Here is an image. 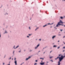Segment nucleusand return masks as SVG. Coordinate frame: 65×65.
<instances>
[{
    "label": "nucleus",
    "mask_w": 65,
    "mask_h": 65,
    "mask_svg": "<svg viewBox=\"0 0 65 65\" xmlns=\"http://www.w3.org/2000/svg\"><path fill=\"white\" fill-rule=\"evenodd\" d=\"M62 59L61 58H59V61H58V65H60V64H61L60 63V62H61V61H62Z\"/></svg>",
    "instance_id": "1"
},
{
    "label": "nucleus",
    "mask_w": 65,
    "mask_h": 65,
    "mask_svg": "<svg viewBox=\"0 0 65 65\" xmlns=\"http://www.w3.org/2000/svg\"><path fill=\"white\" fill-rule=\"evenodd\" d=\"M60 25H61V26H64V25L61 24H57L56 25V27H59Z\"/></svg>",
    "instance_id": "2"
},
{
    "label": "nucleus",
    "mask_w": 65,
    "mask_h": 65,
    "mask_svg": "<svg viewBox=\"0 0 65 65\" xmlns=\"http://www.w3.org/2000/svg\"><path fill=\"white\" fill-rule=\"evenodd\" d=\"M60 23H61V24H63L64 23H63L62 22V21L61 20H60V21L59 22H58V23L57 24H60Z\"/></svg>",
    "instance_id": "3"
},
{
    "label": "nucleus",
    "mask_w": 65,
    "mask_h": 65,
    "mask_svg": "<svg viewBox=\"0 0 65 65\" xmlns=\"http://www.w3.org/2000/svg\"><path fill=\"white\" fill-rule=\"evenodd\" d=\"M31 57L30 56H29L28 58H27L25 59V61H27L29 60V59H31Z\"/></svg>",
    "instance_id": "4"
},
{
    "label": "nucleus",
    "mask_w": 65,
    "mask_h": 65,
    "mask_svg": "<svg viewBox=\"0 0 65 65\" xmlns=\"http://www.w3.org/2000/svg\"><path fill=\"white\" fill-rule=\"evenodd\" d=\"M56 37V36L54 35L52 37V39H54V38H55Z\"/></svg>",
    "instance_id": "5"
},
{
    "label": "nucleus",
    "mask_w": 65,
    "mask_h": 65,
    "mask_svg": "<svg viewBox=\"0 0 65 65\" xmlns=\"http://www.w3.org/2000/svg\"><path fill=\"white\" fill-rule=\"evenodd\" d=\"M7 33H8V32H7L6 30H5L4 32V34H7Z\"/></svg>",
    "instance_id": "6"
},
{
    "label": "nucleus",
    "mask_w": 65,
    "mask_h": 65,
    "mask_svg": "<svg viewBox=\"0 0 65 65\" xmlns=\"http://www.w3.org/2000/svg\"><path fill=\"white\" fill-rule=\"evenodd\" d=\"M13 48L14 50H15L16 49V47H15V45H14L13 46Z\"/></svg>",
    "instance_id": "7"
},
{
    "label": "nucleus",
    "mask_w": 65,
    "mask_h": 65,
    "mask_svg": "<svg viewBox=\"0 0 65 65\" xmlns=\"http://www.w3.org/2000/svg\"><path fill=\"white\" fill-rule=\"evenodd\" d=\"M45 63H44V62H41L40 63V65H44Z\"/></svg>",
    "instance_id": "8"
},
{
    "label": "nucleus",
    "mask_w": 65,
    "mask_h": 65,
    "mask_svg": "<svg viewBox=\"0 0 65 65\" xmlns=\"http://www.w3.org/2000/svg\"><path fill=\"white\" fill-rule=\"evenodd\" d=\"M14 63H15V65H17V60H15Z\"/></svg>",
    "instance_id": "9"
},
{
    "label": "nucleus",
    "mask_w": 65,
    "mask_h": 65,
    "mask_svg": "<svg viewBox=\"0 0 65 65\" xmlns=\"http://www.w3.org/2000/svg\"><path fill=\"white\" fill-rule=\"evenodd\" d=\"M53 47H57V45H54L53 46Z\"/></svg>",
    "instance_id": "10"
},
{
    "label": "nucleus",
    "mask_w": 65,
    "mask_h": 65,
    "mask_svg": "<svg viewBox=\"0 0 65 65\" xmlns=\"http://www.w3.org/2000/svg\"><path fill=\"white\" fill-rule=\"evenodd\" d=\"M64 17H60V19H64Z\"/></svg>",
    "instance_id": "11"
},
{
    "label": "nucleus",
    "mask_w": 65,
    "mask_h": 65,
    "mask_svg": "<svg viewBox=\"0 0 65 65\" xmlns=\"http://www.w3.org/2000/svg\"><path fill=\"white\" fill-rule=\"evenodd\" d=\"M8 13H6L4 14L5 15H8Z\"/></svg>",
    "instance_id": "12"
},
{
    "label": "nucleus",
    "mask_w": 65,
    "mask_h": 65,
    "mask_svg": "<svg viewBox=\"0 0 65 65\" xmlns=\"http://www.w3.org/2000/svg\"><path fill=\"white\" fill-rule=\"evenodd\" d=\"M38 29H39V27H38L36 29H35V31H36V30H37Z\"/></svg>",
    "instance_id": "13"
},
{
    "label": "nucleus",
    "mask_w": 65,
    "mask_h": 65,
    "mask_svg": "<svg viewBox=\"0 0 65 65\" xmlns=\"http://www.w3.org/2000/svg\"><path fill=\"white\" fill-rule=\"evenodd\" d=\"M39 45H40V44H38V45H37V47H39Z\"/></svg>",
    "instance_id": "14"
},
{
    "label": "nucleus",
    "mask_w": 65,
    "mask_h": 65,
    "mask_svg": "<svg viewBox=\"0 0 65 65\" xmlns=\"http://www.w3.org/2000/svg\"><path fill=\"white\" fill-rule=\"evenodd\" d=\"M37 48H38V47H37V46H36L35 47V50H36Z\"/></svg>",
    "instance_id": "15"
},
{
    "label": "nucleus",
    "mask_w": 65,
    "mask_h": 65,
    "mask_svg": "<svg viewBox=\"0 0 65 65\" xmlns=\"http://www.w3.org/2000/svg\"><path fill=\"white\" fill-rule=\"evenodd\" d=\"M14 52H15V51H14V50L13 51V55H14Z\"/></svg>",
    "instance_id": "16"
},
{
    "label": "nucleus",
    "mask_w": 65,
    "mask_h": 65,
    "mask_svg": "<svg viewBox=\"0 0 65 65\" xmlns=\"http://www.w3.org/2000/svg\"><path fill=\"white\" fill-rule=\"evenodd\" d=\"M19 47V45H18L16 47V48H18Z\"/></svg>",
    "instance_id": "17"
},
{
    "label": "nucleus",
    "mask_w": 65,
    "mask_h": 65,
    "mask_svg": "<svg viewBox=\"0 0 65 65\" xmlns=\"http://www.w3.org/2000/svg\"><path fill=\"white\" fill-rule=\"evenodd\" d=\"M46 26H47V25H45L43 26V27H46Z\"/></svg>",
    "instance_id": "18"
},
{
    "label": "nucleus",
    "mask_w": 65,
    "mask_h": 65,
    "mask_svg": "<svg viewBox=\"0 0 65 65\" xmlns=\"http://www.w3.org/2000/svg\"><path fill=\"white\" fill-rule=\"evenodd\" d=\"M54 57V56H52L51 57H50V59H52V58H53Z\"/></svg>",
    "instance_id": "19"
},
{
    "label": "nucleus",
    "mask_w": 65,
    "mask_h": 65,
    "mask_svg": "<svg viewBox=\"0 0 65 65\" xmlns=\"http://www.w3.org/2000/svg\"><path fill=\"white\" fill-rule=\"evenodd\" d=\"M32 35V34H28V35L29 36H31Z\"/></svg>",
    "instance_id": "20"
},
{
    "label": "nucleus",
    "mask_w": 65,
    "mask_h": 65,
    "mask_svg": "<svg viewBox=\"0 0 65 65\" xmlns=\"http://www.w3.org/2000/svg\"><path fill=\"white\" fill-rule=\"evenodd\" d=\"M40 59H42V60H44V58H40Z\"/></svg>",
    "instance_id": "21"
},
{
    "label": "nucleus",
    "mask_w": 65,
    "mask_h": 65,
    "mask_svg": "<svg viewBox=\"0 0 65 65\" xmlns=\"http://www.w3.org/2000/svg\"><path fill=\"white\" fill-rule=\"evenodd\" d=\"M19 53H21V50H20L18 52Z\"/></svg>",
    "instance_id": "22"
},
{
    "label": "nucleus",
    "mask_w": 65,
    "mask_h": 65,
    "mask_svg": "<svg viewBox=\"0 0 65 65\" xmlns=\"http://www.w3.org/2000/svg\"><path fill=\"white\" fill-rule=\"evenodd\" d=\"M27 38H29L30 37H29V36H27Z\"/></svg>",
    "instance_id": "23"
},
{
    "label": "nucleus",
    "mask_w": 65,
    "mask_h": 65,
    "mask_svg": "<svg viewBox=\"0 0 65 65\" xmlns=\"http://www.w3.org/2000/svg\"><path fill=\"white\" fill-rule=\"evenodd\" d=\"M29 29L30 30H31V28H30V27H29Z\"/></svg>",
    "instance_id": "24"
},
{
    "label": "nucleus",
    "mask_w": 65,
    "mask_h": 65,
    "mask_svg": "<svg viewBox=\"0 0 65 65\" xmlns=\"http://www.w3.org/2000/svg\"><path fill=\"white\" fill-rule=\"evenodd\" d=\"M32 50H29L30 52H32Z\"/></svg>",
    "instance_id": "25"
},
{
    "label": "nucleus",
    "mask_w": 65,
    "mask_h": 65,
    "mask_svg": "<svg viewBox=\"0 0 65 65\" xmlns=\"http://www.w3.org/2000/svg\"><path fill=\"white\" fill-rule=\"evenodd\" d=\"M58 36H61V35L60 34H58Z\"/></svg>",
    "instance_id": "26"
},
{
    "label": "nucleus",
    "mask_w": 65,
    "mask_h": 65,
    "mask_svg": "<svg viewBox=\"0 0 65 65\" xmlns=\"http://www.w3.org/2000/svg\"><path fill=\"white\" fill-rule=\"evenodd\" d=\"M37 63H35V64H34V65H37Z\"/></svg>",
    "instance_id": "27"
},
{
    "label": "nucleus",
    "mask_w": 65,
    "mask_h": 65,
    "mask_svg": "<svg viewBox=\"0 0 65 65\" xmlns=\"http://www.w3.org/2000/svg\"><path fill=\"white\" fill-rule=\"evenodd\" d=\"M16 60V58L15 57L14 58V60H15V61Z\"/></svg>",
    "instance_id": "28"
},
{
    "label": "nucleus",
    "mask_w": 65,
    "mask_h": 65,
    "mask_svg": "<svg viewBox=\"0 0 65 65\" xmlns=\"http://www.w3.org/2000/svg\"><path fill=\"white\" fill-rule=\"evenodd\" d=\"M1 33H0V38H1Z\"/></svg>",
    "instance_id": "29"
},
{
    "label": "nucleus",
    "mask_w": 65,
    "mask_h": 65,
    "mask_svg": "<svg viewBox=\"0 0 65 65\" xmlns=\"http://www.w3.org/2000/svg\"><path fill=\"white\" fill-rule=\"evenodd\" d=\"M5 64V63L4 62L3 63V65H4Z\"/></svg>",
    "instance_id": "30"
},
{
    "label": "nucleus",
    "mask_w": 65,
    "mask_h": 65,
    "mask_svg": "<svg viewBox=\"0 0 65 65\" xmlns=\"http://www.w3.org/2000/svg\"><path fill=\"white\" fill-rule=\"evenodd\" d=\"M48 25H51V24H50V23H48Z\"/></svg>",
    "instance_id": "31"
},
{
    "label": "nucleus",
    "mask_w": 65,
    "mask_h": 65,
    "mask_svg": "<svg viewBox=\"0 0 65 65\" xmlns=\"http://www.w3.org/2000/svg\"><path fill=\"white\" fill-rule=\"evenodd\" d=\"M50 61H52V62H53V60H50Z\"/></svg>",
    "instance_id": "32"
},
{
    "label": "nucleus",
    "mask_w": 65,
    "mask_h": 65,
    "mask_svg": "<svg viewBox=\"0 0 65 65\" xmlns=\"http://www.w3.org/2000/svg\"><path fill=\"white\" fill-rule=\"evenodd\" d=\"M60 47H58V48H57L58 49H59V48Z\"/></svg>",
    "instance_id": "33"
},
{
    "label": "nucleus",
    "mask_w": 65,
    "mask_h": 65,
    "mask_svg": "<svg viewBox=\"0 0 65 65\" xmlns=\"http://www.w3.org/2000/svg\"><path fill=\"white\" fill-rule=\"evenodd\" d=\"M46 47H44V48H43V49H44V48H46Z\"/></svg>",
    "instance_id": "34"
},
{
    "label": "nucleus",
    "mask_w": 65,
    "mask_h": 65,
    "mask_svg": "<svg viewBox=\"0 0 65 65\" xmlns=\"http://www.w3.org/2000/svg\"><path fill=\"white\" fill-rule=\"evenodd\" d=\"M11 59V57H10L9 58V60H10Z\"/></svg>",
    "instance_id": "35"
},
{
    "label": "nucleus",
    "mask_w": 65,
    "mask_h": 65,
    "mask_svg": "<svg viewBox=\"0 0 65 65\" xmlns=\"http://www.w3.org/2000/svg\"><path fill=\"white\" fill-rule=\"evenodd\" d=\"M60 31H63V30H62V29H60Z\"/></svg>",
    "instance_id": "36"
},
{
    "label": "nucleus",
    "mask_w": 65,
    "mask_h": 65,
    "mask_svg": "<svg viewBox=\"0 0 65 65\" xmlns=\"http://www.w3.org/2000/svg\"><path fill=\"white\" fill-rule=\"evenodd\" d=\"M65 51L64 50H63L62 51V52H65Z\"/></svg>",
    "instance_id": "37"
},
{
    "label": "nucleus",
    "mask_w": 65,
    "mask_h": 65,
    "mask_svg": "<svg viewBox=\"0 0 65 65\" xmlns=\"http://www.w3.org/2000/svg\"><path fill=\"white\" fill-rule=\"evenodd\" d=\"M39 40H40V41H41V39H40Z\"/></svg>",
    "instance_id": "38"
},
{
    "label": "nucleus",
    "mask_w": 65,
    "mask_h": 65,
    "mask_svg": "<svg viewBox=\"0 0 65 65\" xmlns=\"http://www.w3.org/2000/svg\"><path fill=\"white\" fill-rule=\"evenodd\" d=\"M52 51H51L50 52V54H51V53H52Z\"/></svg>",
    "instance_id": "39"
},
{
    "label": "nucleus",
    "mask_w": 65,
    "mask_h": 65,
    "mask_svg": "<svg viewBox=\"0 0 65 65\" xmlns=\"http://www.w3.org/2000/svg\"><path fill=\"white\" fill-rule=\"evenodd\" d=\"M57 59H57V58H55V60H57Z\"/></svg>",
    "instance_id": "40"
},
{
    "label": "nucleus",
    "mask_w": 65,
    "mask_h": 65,
    "mask_svg": "<svg viewBox=\"0 0 65 65\" xmlns=\"http://www.w3.org/2000/svg\"><path fill=\"white\" fill-rule=\"evenodd\" d=\"M52 44H53V45H54L55 44V43H53Z\"/></svg>",
    "instance_id": "41"
},
{
    "label": "nucleus",
    "mask_w": 65,
    "mask_h": 65,
    "mask_svg": "<svg viewBox=\"0 0 65 65\" xmlns=\"http://www.w3.org/2000/svg\"><path fill=\"white\" fill-rule=\"evenodd\" d=\"M35 61H36V62H37V60H36Z\"/></svg>",
    "instance_id": "42"
},
{
    "label": "nucleus",
    "mask_w": 65,
    "mask_h": 65,
    "mask_svg": "<svg viewBox=\"0 0 65 65\" xmlns=\"http://www.w3.org/2000/svg\"><path fill=\"white\" fill-rule=\"evenodd\" d=\"M45 53V52H44L43 53V54H44Z\"/></svg>",
    "instance_id": "43"
},
{
    "label": "nucleus",
    "mask_w": 65,
    "mask_h": 65,
    "mask_svg": "<svg viewBox=\"0 0 65 65\" xmlns=\"http://www.w3.org/2000/svg\"><path fill=\"white\" fill-rule=\"evenodd\" d=\"M39 52H40V51H39L38 52V53H39Z\"/></svg>",
    "instance_id": "44"
},
{
    "label": "nucleus",
    "mask_w": 65,
    "mask_h": 65,
    "mask_svg": "<svg viewBox=\"0 0 65 65\" xmlns=\"http://www.w3.org/2000/svg\"><path fill=\"white\" fill-rule=\"evenodd\" d=\"M63 48H65V47L64 46V47H63Z\"/></svg>",
    "instance_id": "45"
},
{
    "label": "nucleus",
    "mask_w": 65,
    "mask_h": 65,
    "mask_svg": "<svg viewBox=\"0 0 65 65\" xmlns=\"http://www.w3.org/2000/svg\"><path fill=\"white\" fill-rule=\"evenodd\" d=\"M24 52H25V51H26V50H24Z\"/></svg>",
    "instance_id": "46"
},
{
    "label": "nucleus",
    "mask_w": 65,
    "mask_h": 65,
    "mask_svg": "<svg viewBox=\"0 0 65 65\" xmlns=\"http://www.w3.org/2000/svg\"><path fill=\"white\" fill-rule=\"evenodd\" d=\"M59 56H61V54L59 55Z\"/></svg>",
    "instance_id": "47"
},
{
    "label": "nucleus",
    "mask_w": 65,
    "mask_h": 65,
    "mask_svg": "<svg viewBox=\"0 0 65 65\" xmlns=\"http://www.w3.org/2000/svg\"><path fill=\"white\" fill-rule=\"evenodd\" d=\"M46 63H48V61H47V62H46Z\"/></svg>",
    "instance_id": "48"
},
{
    "label": "nucleus",
    "mask_w": 65,
    "mask_h": 65,
    "mask_svg": "<svg viewBox=\"0 0 65 65\" xmlns=\"http://www.w3.org/2000/svg\"><path fill=\"white\" fill-rule=\"evenodd\" d=\"M60 42V41L58 40V42Z\"/></svg>",
    "instance_id": "49"
},
{
    "label": "nucleus",
    "mask_w": 65,
    "mask_h": 65,
    "mask_svg": "<svg viewBox=\"0 0 65 65\" xmlns=\"http://www.w3.org/2000/svg\"><path fill=\"white\" fill-rule=\"evenodd\" d=\"M53 23H52L51 24V25H53Z\"/></svg>",
    "instance_id": "50"
},
{
    "label": "nucleus",
    "mask_w": 65,
    "mask_h": 65,
    "mask_svg": "<svg viewBox=\"0 0 65 65\" xmlns=\"http://www.w3.org/2000/svg\"><path fill=\"white\" fill-rule=\"evenodd\" d=\"M65 36H64L63 37V38H65Z\"/></svg>",
    "instance_id": "51"
},
{
    "label": "nucleus",
    "mask_w": 65,
    "mask_h": 65,
    "mask_svg": "<svg viewBox=\"0 0 65 65\" xmlns=\"http://www.w3.org/2000/svg\"><path fill=\"white\" fill-rule=\"evenodd\" d=\"M22 64H23L22 63H21V64L20 65H22Z\"/></svg>",
    "instance_id": "52"
},
{
    "label": "nucleus",
    "mask_w": 65,
    "mask_h": 65,
    "mask_svg": "<svg viewBox=\"0 0 65 65\" xmlns=\"http://www.w3.org/2000/svg\"><path fill=\"white\" fill-rule=\"evenodd\" d=\"M10 61H9V64H10Z\"/></svg>",
    "instance_id": "53"
},
{
    "label": "nucleus",
    "mask_w": 65,
    "mask_h": 65,
    "mask_svg": "<svg viewBox=\"0 0 65 65\" xmlns=\"http://www.w3.org/2000/svg\"><path fill=\"white\" fill-rule=\"evenodd\" d=\"M13 58H12V60H13Z\"/></svg>",
    "instance_id": "54"
},
{
    "label": "nucleus",
    "mask_w": 65,
    "mask_h": 65,
    "mask_svg": "<svg viewBox=\"0 0 65 65\" xmlns=\"http://www.w3.org/2000/svg\"><path fill=\"white\" fill-rule=\"evenodd\" d=\"M36 40H37L38 39H36Z\"/></svg>",
    "instance_id": "55"
},
{
    "label": "nucleus",
    "mask_w": 65,
    "mask_h": 65,
    "mask_svg": "<svg viewBox=\"0 0 65 65\" xmlns=\"http://www.w3.org/2000/svg\"><path fill=\"white\" fill-rule=\"evenodd\" d=\"M22 64H24V62H23L22 63Z\"/></svg>",
    "instance_id": "56"
},
{
    "label": "nucleus",
    "mask_w": 65,
    "mask_h": 65,
    "mask_svg": "<svg viewBox=\"0 0 65 65\" xmlns=\"http://www.w3.org/2000/svg\"><path fill=\"white\" fill-rule=\"evenodd\" d=\"M33 15H34V14H32V16H33Z\"/></svg>",
    "instance_id": "57"
},
{
    "label": "nucleus",
    "mask_w": 65,
    "mask_h": 65,
    "mask_svg": "<svg viewBox=\"0 0 65 65\" xmlns=\"http://www.w3.org/2000/svg\"><path fill=\"white\" fill-rule=\"evenodd\" d=\"M55 28H56V29H57V28H56V27H54Z\"/></svg>",
    "instance_id": "58"
},
{
    "label": "nucleus",
    "mask_w": 65,
    "mask_h": 65,
    "mask_svg": "<svg viewBox=\"0 0 65 65\" xmlns=\"http://www.w3.org/2000/svg\"><path fill=\"white\" fill-rule=\"evenodd\" d=\"M6 56H5L4 57V58H5V57H6Z\"/></svg>",
    "instance_id": "59"
},
{
    "label": "nucleus",
    "mask_w": 65,
    "mask_h": 65,
    "mask_svg": "<svg viewBox=\"0 0 65 65\" xmlns=\"http://www.w3.org/2000/svg\"><path fill=\"white\" fill-rule=\"evenodd\" d=\"M8 65H10V63H9V64H8Z\"/></svg>",
    "instance_id": "60"
},
{
    "label": "nucleus",
    "mask_w": 65,
    "mask_h": 65,
    "mask_svg": "<svg viewBox=\"0 0 65 65\" xmlns=\"http://www.w3.org/2000/svg\"><path fill=\"white\" fill-rule=\"evenodd\" d=\"M50 48L51 49L52 48V47H51V48Z\"/></svg>",
    "instance_id": "61"
},
{
    "label": "nucleus",
    "mask_w": 65,
    "mask_h": 65,
    "mask_svg": "<svg viewBox=\"0 0 65 65\" xmlns=\"http://www.w3.org/2000/svg\"><path fill=\"white\" fill-rule=\"evenodd\" d=\"M64 18H65V16H64Z\"/></svg>",
    "instance_id": "62"
},
{
    "label": "nucleus",
    "mask_w": 65,
    "mask_h": 65,
    "mask_svg": "<svg viewBox=\"0 0 65 65\" xmlns=\"http://www.w3.org/2000/svg\"><path fill=\"white\" fill-rule=\"evenodd\" d=\"M65 55V53L64 54V55Z\"/></svg>",
    "instance_id": "63"
},
{
    "label": "nucleus",
    "mask_w": 65,
    "mask_h": 65,
    "mask_svg": "<svg viewBox=\"0 0 65 65\" xmlns=\"http://www.w3.org/2000/svg\"><path fill=\"white\" fill-rule=\"evenodd\" d=\"M63 42V43L64 44V43H65L64 42Z\"/></svg>",
    "instance_id": "64"
}]
</instances>
